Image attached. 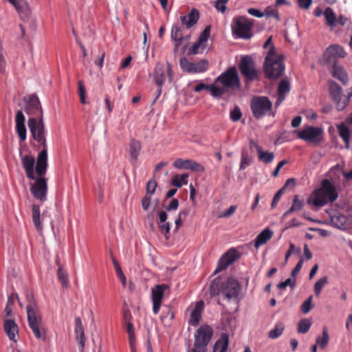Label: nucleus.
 Instances as JSON below:
<instances>
[{
    "mask_svg": "<svg viewBox=\"0 0 352 352\" xmlns=\"http://www.w3.org/2000/svg\"><path fill=\"white\" fill-rule=\"evenodd\" d=\"M214 86L219 90L217 98L225 95L231 96L241 87V81L235 67L228 69L214 80Z\"/></svg>",
    "mask_w": 352,
    "mask_h": 352,
    "instance_id": "nucleus-1",
    "label": "nucleus"
},
{
    "mask_svg": "<svg viewBox=\"0 0 352 352\" xmlns=\"http://www.w3.org/2000/svg\"><path fill=\"white\" fill-rule=\"evenodd\" d=\"M338 197V192L332 182L325 179L319 188L315 190L307 199V203L316 207H322L328 203H333Z\"/></svg>",
    "mask_w": 352,
    "mask_h": 352,
    "instance_id": "nucleus-2",
    "label": "nucleus"
},
{
    "mask_svg": "<svg viewBox=\"0 0 352 352\" xmlns=\"http://www.w3.org/2000/svg\"><path fill=\"white\" fill-rule=\"evenodd\" d=\"M285 72L283 56L277 53L275 47H272L267 52L263 64V72L268 79H277Z\"/></svg>",
    "mask_w": 352,
    "mask_h": 352,
    "instance_id": "nucleus-3",
    "label": "nucleus"
},
{
    "mask_svg": "<svg viewBox=\"0 0 352 352\" xmlns=\"http://www.w3.org/2000/svg\"><path fill=\"white\" fill-rule=\"evenodd\" d=\"M27 300L28 304L26 309L29 327L36 339L45 340L46 331L36 303L32 295H27Z\"/></svg>",
    "mask_w": 352,
    "mask_h": 352,
    "instance_id": "nucleus-4",
    "label": "nucleus"
},
{
    "mask_svg": "<svg viewBox=\"0 0 352 352\" xmlns=\"http://www.w3.org/2000/svg\"><path fill=\"white\" fill-rule=\"evenodd\" d=\"M240 289L241 286L239 282L232 278H229L225 283H221L219 277L215 278L212 280L210 286L211 296L222 295L228 300L236 298Z\"/></svg>",
    "mask_w": 352,
    "mask_h": 352,
    "instance_id": "nucleus-5",
    "label": "nucleus"
},
{
    "mask_svg": "<svg viewBox=\"0 0 352 352\" xmlns=\"http://www.w3.org/2000/svg\"><path fill=\"white\" fill-rule=\"evenodd\" d=\"M213 329L208 324L200 326L195 333V342L191 352H207V346L212 340Z\"/></svg>",
    "mask_w": 352,
    "mask_h": 352,
    "instance_id": "nucleus-6",
    "label": "nucleus"
},
{
    "mask_svg": "<svg viewBox=\"0 0 352 352\" xmlns=\"http://www.w3.org/2000/svg\"><path fill=\"white\" fill-rule=\"evenodd\" d=\"M28 125L32 138L41 145L42 149H47L43 118H39L38 120L34 117L30 118Z\"/></svg>",
    "mask_w": 352,
    "mask_h": 352,
    "instance_id": "nucleus-7",
    "label": "nucleus"
},
{
    "mask_svg": "<svg viewBox=\"0 0 352 352\" xmlns=\"http://www.w3.org/2000/svg\"><path fill=\"white\" fill-rule=\"evenodd\" d=\"M252 21L245 16H239L233 19L232 32L238 38L249 39L252 37Z\"/></svg>",
    "mask_w": 352,
    "mask_h": 352,
    "instance_id": "nucleus-8",
    "label": "nucleus"
},
{
    "mask_svg": "<svg viewBox=\"0 0 352 352\" xmlns=\"http://www.w3.org/2000/svg\"><path fill=\"white\" fill-rule=\"evenodd\" d=\"M250 107L254 117L258 120L272 110V103L266 96H254L251 99Z\"/></svg>",
    "mask_w": 352,
    "mask_h": 352,
    "instance_id": "nucleus-9",
    "label": "nucleus"
},
{
    "mask_svg": "<svg viewBox=\"0 0 352 352\" xmlns=\"http://www.w3.org/2000/svg\"><path fill=\"white\" fill-rule=\"evenodd\" d=\"M241 74L245 78V82L254 81L258 79V72L256 69L255 63L252 58L245 56L239 63Z\"/></svg>",
    "mask_w": 352,
    "mask_h": 352,
    "instance_id": "nucleus-10",
    "label": "nucleus"
},
{
    "mask_svg": "<svg viewBox=\"0 0 352 352\" xmlns=\"http://www.w3.org/2000/svg\"><path fill=\"white\" fill-rule=\"evenodd\" d=\"M153 80L157 86H163L166 76H168L169 82L173 81L174 73L172 70L171 65L167 63L164 65L161 63L156 64L153 71Z\"/></svg>",
    "mask_w": 352,
    "mask_h": 352,
    "instance_id": "nucleus-11",
    "label": "nucleus"
},
{
    "mask_svg": "<svg viewBox=\"0 0 352 352\" xmlns=\"http://www.w3.org/2000/svg\"><path fill=\"white\" fill-rule=\"evenodd\" d=\"M329 93L338 111H342L348 106L350 101L348 98V94L346 96L342 95V88L336 82H329Z\"/></svg>",
    "mask_w": 352,
    "mask_h": 352,
    "instance_id": "nucleus-12",
    "label": "nucleus"
},
{
    "mask_svg": "<svg viewBox=\"0 0 352 352\" xmlns=\"http://www.w3.org/2000/svg\"><path fill=\"white\" fill-rule=\"evenodd\" d=\"M208 61L202 59L197 63L190 62L186 58L179 60V65L184 72L189 74L203 73L208 68Z\"/></svg>",
    "mask_w": 352,
    "mask_h": 352,
    "instance_id": "nucleus-13",
    "label": "nucleus"
},
{
    "mask_svg": "<svg viewBox=\"0 0 352 352\" xmlns=\"http://www.w3.org/2000/svg\"><path fill=\"white\" fill-rule=\"evenodd\" d=\"M297 137L307 142L318 144L320 142L322 130L318 127L308 126L302 131H296Z\"/></svg>",
    "mask_w": 352,
    "mask_h": 352,
    "instance_id": "nucleus-14",
    "label": "nucleus"
},
{
    "mask_svg": "<svg viewBox=\"0 0 352 352\" xmlns=\"http://www.w3.org/2000/svg\"><path fill=\"white\" fill-rule=\"evenodd\" d=\"M168 289L169 286L166 284L156 285L152 288L153 312L155 315L158 314L165 292Z\"/></svg>",
    "mask_w": 352,
    "mask_h": 352,
    "instance_id": "nucleus-15",
    "label": "nucleus"
},
{
    "mask_svg": "<svg viewBox=\"0 0 352 352\" xmlns=\"http://www.w3.org/2000/svg\"><path fill=\"white\" fill-rule=\"evenodd\" d=\"M30 192L35 199L41 202L47 200V183L45 177H39L30 188Z\"/></svg>",
    "mask_w": 352,
    "mask_h": 352,
    "instance_id": "nucleus-16",
    "label": "nucleus"
},
{
    "mask_svg": "<svg viewBox=\"0 0 352 352\" xmlns=\"http://www.w3.org/2000/svg\"><path fill=\"white\" fill-rule=\"evenodd\" d=\"M345 56L344 48L340 45L333 44L327 48L323 58L327 63L333 65L337 64L338 58H344Z\"/></svg>",
    "mask_w": 352,
    "mask_h": 352,
    "instance_id": "nucleus-17",
    "label": "nucleus"
},
{
    "mask_svg": "<svg viewBox=\"0 0 352 352\" xmlns=\"http://www.w3.org/2000/svg\"><path fill=\"white\" fill-rule=\"evenodd\" d=\"M239 257L238 252L234 249H230L223 254L218 261L217 267L214 271V274L226 270Z\"/></svg>",
    "mask_w": 352,
    "mask_h": 352,
    "instance_id": "nucleus-18",
    "label": "nucleus"
},
{
    "mask_svg": "<svg viewBox=\"0 0 352 352\" xmlns=\"http://www.w3.org/2000/svg\"><path fill=\"white\" fill-rule=\"evenodd\" d=\"M173 166L178 169L191 170L199 173H203L205 170L204 166L201 164L192 160H183L182 158L177 159L173 163Z\"/></svg>",
    "mask_w": 352,
    "mask_h": 352,
    "instance_id": "nucleus-19",
    "label": "nucleus"
},
{
    "mask_svg": "<svg viewBox=\"0 0 352 352\" xmlns=\"http://www.w3.org/2000/svg\"><path fill=\"white\" fill-rule=\"evenodd\" d=\"M25 111L28 115L38 116V118H43V110L41 102L38 97L35 95H32L29 97Z\"/></svg>",
    "mask_w": 352,
    "mask_h": 352,
    "instance_id": "nucleus-20",
    "label": "nucleus"
},
{
    "mask_svg": "<svg viewBox=\"0 0 352 352\" xmlns=\"http://www.w3.org/2000/svg\"><path fill=\"white\" fill-rule=\"evenodd\" d=\"M185 29L186 28L179 23H175L172 27L170 37L171 39L175 41V52L178 50L179 46L186 38L184 35Z\"/></svg>",
    "mask_w": 352,
    "mask_h": 352,
    "instance_id": "nucleus-21",
    "label": "nucleus"
},
{
    "mask_svg": "<svg viewBox=\"0 0 352 352\" xmlns=\"http://www.w3.org/2000/svg\"><path fill=\"white\" fill-rule=\"evenodd\" d=\"M3 329L9 339L16 342L19 337V328L14 320L5 319L3 321Z\"/></svg>",
    "mask_w": 352,
    "mask_h": 352,
    "instance_id": "nucleus-22",
    "label": "nucleus"
},
{
    "mask_svg": "<svg viewBox=\"0 0 352 352\" xmlns=\"http://www.w3.org/2000/svg\"><path fill=\"white\" fill-rule=\"evenodd\" d=\"M25 118L22 111H18L15 116L16 131L20 139V142H24L26 139V128L25 126Z\"/></svg>",
    "mask_w": 352,
    "mask_h": 352,
    "instance_id": "nucleus-23",
    "label": "nucleus"
},
{
    "mask_svg": "<svg viewBox=\"0 0 352 352\" xmlns=\"http://www.w3.org/2000/svg\"><path fill=\"white\" fill-rule=\"evenodd\" d=\"M47 166V149H42L37 157L36 172L40 177L45 175Z\"/></svg>",
    "mask_w": 352,
    "mask_h": 352,
    "instance_id": "nucleus-24",
    "label": "nucleus"
},
{
    "mask_svg": "<svg viewBox=\"0 0 352 352\" xmlns=\"http://www.w3.org/2000/svg\"><path fill=\"white\" fill-rule=\"evenodd\" d=\"M199 19V13L197 9H192L188 15L180 16L181 24L186 29H190L195 25Z\"/></svg>",
    "mask_w": 352,
    "mask_h": 352,
    "instance_id": "nucleus-25",
    "label": "nucleus"
},
{
    "mask_svg": "<svg viewBox=\"0 0 352 352\" xmlns=\"http://www.w3.org/2000/svg\"><path fill=\"white\" fill-rule=\"evenodd\" d=\"M204 308V302L202 300L198 301L193 309L192 310L190 318L188 320V323L193 326L196 327L198 325L201 317V313Z\"/></svg>",
    "mask_w": 352,
    "mask_h": 352,
    "instance_id": "nucleus-26",
    "label": "nucleus"
},
{
    "mask_svg": "<svg viewBox=\"0 0 352 352\" xmlns=\"http://www.w3.org/2000/svg\"><path fill=\"white\" fill-rule=\"evenodd\" d=\"M141 149V142L137 140L132 139L129 143V154L130 162L133 166H136Z\"/></svg>",
    "mask_w": 352,
    "mask_h": 352,
    "instance_id": "nucleus-27",
    "label": "nucleus"
},
{
    "mask_svg": "<svg viewBox=\"0 0 352 352\" xmlns=\"http://www.w3.org/2000/svg\"><path fill=\"white\" fill-rule=\"evenodd\" d=\"M11 4H12L18 13L19 14L21 18L23 20H25L28 19L30 14V8L28 4L25 0H8Z\"/></svg>",
    "mask_w": 352,
    "mask_h": 352,
    "instance_id": "nucleus-28",
    "label": "nucleus"
},
{
    "mask_svg": "<svg viewBox=\"0 0 352 352\" xmlns=\"http://www.w3.org/2000/svg\"><path fill=\"white\" fill-rule=\"evenodd\" d=\"M75 333L77 340L81 348L83 349L85 344L84 327L80 318L78 317L75 318Z\"/></svg>",
    "mask_w": 352,
    "mask_h": 352,
    "instance_id": "nucleus-29",
    "label": "nucleus"
},
{
    "mask_svg": "<svg viewBox=\"0 0 352 352\" xmlns=\"http://www.w3.org/2000/svg\"><path fill=\"white\" fill-rule=\"evenodd\" d=\"M229 345V336L223 333L213 346V352H226Z\"/></svg>",
    "mask_w": 352,
    "mask_h": 352,
    "instance_id": "nucleus-30",
    "label": "nucleus"
},
{
    "mask_svg": "<svg viewBox=\"0 0 352 352\" xmlns=\"http://www.w3.org/2000/svg\"><path fill=\"white\" fill-rule=\"evenodd\" d=\"M273 232L270 228H265L257 235L254 240V247L258 248L265 244L273 236Z\"/></svg>",
    "mask_w": 352,
    "mask_h": 352,
    "instance_id": "nucleus-31",
    "label": "nucleus"
},
{
    "mask_svg": "<svg viewBox=\"0 0 352 352\" xmlns=\"http://www.w3.org/2000/svg\"><path fill=\"white\" fill-rule=\"evenodd\" d=\"M332 75L344 85H346L348 82L347 74L344 72L343 67L338 64L332 65Z\"/></svg>",
    "mask_w": 352,
    "mask_h": 352,
    "instance_id": "nucleus-32",
    "label": "nucleus"
},
{
    "mask_svg": "<svg viewBox=\"0 0 352 352\" xmlns=\"http://www.w3.org/2000/svg\"><path fill=\"white\" fill-rule=\"evenodd\" d=\"M256 150L259 161L265 164H270L274 160V155L272 152L264 151L260 146H256Z\"/></svg>",
    "mask_w": 352,
    "mask_h": 352,
    "instance_id": "nucleus-33",
    "label": "nucleus"
},
{
    "mask_svg": "<svg viewBox=\"0 0 352 352\" xmlns=\"http://www.w3.org/2000/svg\"><path fill=\"white\" fill-rule=\"evenodd\" d=\"M32 217L33 223L38 231H41L43 226L41 222L40 208L38 205L34 204L32 208Z\"/></svg>",
    "mask_w": 352,
    "mask_h": 352,
    "instance_id": "nucleus-34",
    "label": "nucleus"
},
{
    "mask_svg": "<svg viewBox=\"0 0 352 352\" xmlns=\"http://www.w3.org/2000/svg\"><path fill=\"white\" fill-rule=\"evenodd\" d=\"M338 130L340 137L345 143L346 147L349 148L351 136V131L349 128L344 123H341L338 126Z\"/></svg>",
    "mask_w": 352,
    "mask_h": 352,
    "instance_id": "nucleus-35",
    "label": "nucleus"
},
{
    "mask_svg": "<svg viewBox=\"0 0 352 352\" xmlns=\"http://www.w3.org/2000/svg\"><path fill=\"white\" fill-rule=\"evenodd\" d=\"M305 206V203L303 200H300L298 198V195H295L293 199L292 204L290 208L287 210L283 215V217L285 218L289 215L292 212L295 211H299L301 210L303 206Z\"/></svg>",
    "mask_w": 352,
    "mask_h": 352,
    "instance_id": "nucleus-36",
    "label": "nucleus"
},
{
    "mask_svg": "<svg viewBox=\"0 0 352 352\" xmlns=\"http://www.w3.org/2000/svg\"><path fill=\"white\" fill-rule=\"evenodd\" d=\"M202 90L209 91L213 97L217 98V93L219 90L214 86V83L212 85L199 83L194 87L195 92H199Z\"/></svg>",
    "mask_w": 352,
    "mask_h": 352,
    "instance_id": "nucleus-37",
    "label": "nucleus"
},
{
    "mask_svg": "<svg viewBox=\"0 0 352 352\" xmlns=\"http://www.w3.org/2000/svg\"><path fill=\"white\" fill-rule=\"evenodd\" d=\"M329 341V335L328 333V329L326 327H324L322 329V336H318L316 338V344H318L321 349H324L328 344Z\"/></svg>",
    "mask_w": 352,
    "mask_h": 352,
    "instance_id": "nucleus-38",
    "label": "nucleus"
},
{
    "mask_svg": "<svg viewBox=\"0 0 352 352\" xmlns=\"http://www.w3.org/2000/svg\"><path fill=\"white\" fill-rule=\"evenodd\" d=\"M284 329V324L281 322H277L275 324L274 328L270 331L268 337L271 339H276L282 335Z\"/></svg>",
    "mask_w": 352,
    "mask_h": 352,
    "instance_id": "nucleus-39",
    "label": "nucleus"
},
{
    "mask_svg": "<svg viewBox=\"0 0 352 352\" xmlns=\"http://www.w3.org/2000/svg\"><path fill=\"white\" fill-rule=\"evenodd\" d=\"M324 16L325 17L327 24L329 26L333 28L336 23V16L333 10L329 7L327 8L324 12Z\"/></svg>",
    "mask_w": 352,
    "mask_h": 352,
    "instance_id": "nucleus-40",
    "label": "nucleus"
},
{
    "mask_svg": "<svg viewBox=\"0 0 352 352\" xmlns=\"http://www.w3.org/2000/svg\"><path fill=\"white\" fill-rule=\"evenodd\" d=\"M111 259H112V262H113V266H114V268L116 270V272L117 273V276L118 277V278L120 280L122 285L124 287L126 286V276H124L118 262L116 260V258H114L113 255L112 253H111Z\"/></svg>",
    "mask_w": 352,
    "mask_h": 352,
    "instance_id": "nucleus-41",
    "label": "nucleus"
},
{
    "mask_svg": "<svg viewBox=\"0 0 352 352\" xmlns=\"http://www.w3.org/2000/svg\"><path fill=\"white\" fill-rule=\"evenodd\" d=\"M188 174L184 173L182 175H176L172 182L171 184L177 188H181L182 185H186L188 183Z\"/></svg>",
    "mask_w": 352,
    "mask_h": 352,
    "instance_id": "nucleus-42",
    "label": "nucleus"
},
{
    "mask_svg": "<svg viewBox=\"0 0 352 352\" xmlns=\"http://www.w3.org/2000/svg\"><path fill=\"white\" fill-rule=\"evenodd\" d=\"M346 220V217L342 214L333 216L331 218L333 225L339 229H344L345 228Z\"/></svg>",
    "mask_w": 352,
    "mask_h": 352,
    "instance_id": "nucleus-43",
    "label": "nucleus"
},
{
    "mask_svg": "<svg viewBox=\"0 0 352 352\" xmlns=\"http://www.w3.org/2000/svg\"><path fill=\"white\" fill-rule=\"evenodd\" d=\"M311 326V322L307 318H303L298 323L297 331L299 333H306Z\"/></svg>",
    "mask_w": 352,
    "mask_h": 352,
    "instance_id": "nucleus-44",
    "label": "nucleus"
},
{
    "mask_svg": "<svg viewBox=\"0 0 352 352\" xmlns=\"http://www.w3.org/2000/svg\"><path fill=\"white\" fill-rule=\"evenodd\" d=\"M290 91L289 82L286 80H282L278 87V95L285 97V94Z\"/></svg>",
    "mask_w": 352,
    "mask_h": 352,
    "instance_id": "nucleus-45",
    "label": "nucleus"
},
{
    "mask_svg": "<svg viewBox=\"0 0 352 352\" xmlns=\"http://www.w3.org/2000/svg\"><path fill=\"white\" fill-rule=\"evenodd\" d=\"M252 162V157L249 156L246 151H243L241 153V159L240 162V170H245L249 166Z\"/></svg>",
    "mask_w": 352,
    "mask_h": 352,
    "instance_id": "nucleus-46",
    "label": "nucleus"
},
{
    "mask_svg": "<svg viewBox=\"0 0 352 352\" xmlns=\"http://www.w3.org/2000/svg\"><path fill=\"white\" fill-rule=\"evenodd\" d=\"M22 164L25 170L34 168L35 160L31 155H24L21 159Z\"/></svg>",
    "mask_w": 352,
    "mask_h": 352,
    "instance_id": "nucleus-47",
    "label": "nucleus"
},
{
    "mask_svg": "<svg viewBox=\"0 0 352 352\" xmlns=\"http://www.w3.org/2000/svg\"><path fill=\"white\" fill-rule=\"evenodd\" d=\"M328 278L327 276H323L320 278L314 285V292L316 296H319L323 287L327 283Z\"/></svg>",
    "mask_w": 352,
    "mask_h": 352,
    "instance_id": "nucleus-48",
    "label": "nucleus"
},
{
    "mask_svg": "<svg viewBox=\"0 0 352 352\" xmlns=\"http://www.w3.org/2000/svg\"><path fill=\"white\" fill-rule=\"evenodd\" d=\"M158 228L161 234H164L166 239H169L170 236V224L169 222L165 223H157Z\"/></svg>",
    "mask_w": 352,
    "mask_h": 352,
    "instance_id": "nucleus-49",
    "label": "nucleus"
},
{
    "mask_svg": "<svg viewBox=\"0 0 352 352\" xmlns=\"http://www.w3.org/2000/svg\"><path fill=\"white\" fill-rule=\"evenodd\" d=\"M263 13L267 17H274L278 21L280 20L278 10L271 6H267Z\"/></svg>",
    "mask_w": 352,
    "mask_h": 352,
    "instance_id": "nucleus-50",
    "label": "nucleus"
},
{
    "mask_svg": "<svg viewBox=\"0 0 352 352\" xmlns=\"http://www.w3.org/2000/svg\"><path fill=\"white\" fill-rule=\"evenodd\" d=\"M78 94L80 96V100L82 104H86V99H85V94H86V90L84 85V83L82 81L79 80L78 82Z\"/></svg>",
    "mask_w": 352,
    "mask_h": 352,
    "instance_id": "nucleus-51",
    "label": "nucleus"
},
{
    "mask_svg": "<svg viewBox=\"0 0 352 352\" xmlns=\"http://www.w3.org/2000/svg\"><path fill=\"white\" fill-rule=\"evenodd\" d=\"M157 184L155 179H150L146 184V195H152L155 193Z\"/></svg>",
    "mask_w": 352,
    "mask_h": 352,
    "instance_id": "nucleus-52",
    "label": "nucleus"
},
{
    "mask_svg": "<svg viewBox=\"0 0 352 352\" xmlns=\"http://www.w3.org/2000/svg\"><path fill=\"white\" fill-rule=\"evenodd\" d=\"M57 275L59 280L63 287H67L68 285L67 274L63 270L61 267H59L57 271Z\"/></svg>",
    "mask_w": 352,
    "mask_h": 352,
    "instance_id": "nucleus-53",
    "label": "nucleus"
},
{
    "mask_svg": "<svg viewBox=\"0 0 352 352\" xmlns=\"http://www.w3.org/2000/svg\"><path fill=\"white\" fill-rule=\"evenodd\" d=\"M14 303V295H12L8 297V301H7V305L4 309V313H5L6 317L10 316L11 315L12 311V307L13 306Z\"/></svg>",
    "mask_w": 352,
    "mask_h": 352,
    "instance_id": "nucleus-54",
    "label": "nucleus"
},
{
    "mask_svg": "<svg viewBox=\"0 0 352 352\" xmlns=\"http://www.w3.org/2000/svg\"><path fill=\"white\" fill-rule=\"evenodd\" d=\"M210 34V27L207 26L201 33L198 41H199L202 44H205V43L208 41Z\"/></svg>",
    "mask_w": 352,
    "mask_h": 352,
    "instance_id": "nucleus-55",
    "label": "nucleus"
},
{
    "mask_svg": "<svg viewBox=\"0 0 352 352\" xmlns=\"http://www.w3.org/2000/svg\"><path fill=\"white\" fill-rule=\"evenodd\" d=\"M313 296H310L301 305V311L303 314H307L311 309V302Z\"/></svg>",
    "mask_w": 352,
    "mask_h": 352,
    "instance_id": "nucleus-56",
    "label": "nucleus"
},
{
    "mask_svg": "<svg viewBox=\"0 0 352 352\" xmlns=\"http://www.w3.org/2000/svg\"><path fill=\"white\" fill-rule=\"evenodd\" d=\"M241 116V110L238 107H235L234 109L230 111V119L234 122L239 120Z\"/></svg>",
    "mask_w": 352,
    "mask_h": 352,
    "instance_id": "nucleus-57",
    "label": "nucleus"
},
{
    "mask_svg": "<svg viewBox=\"0 0 352 352\" xmlns=\"http://www.w3.org/2000/svg\"><path fill=\"white\" fill-rule=\"evenodd\" d=\"M229 0H217L214 3L215 8L222 13H224L227 9L226 3Z\"/></svg>",
    "mask_w": 352,
    "mask_h": 352,
    "instance_id": "nucleus-58",
    "label": "nucleus"
},
{
    "mask_svg": "<svg viewBox=\"0 0 352 352\" xmlns=\"http://www.w3.org/2000/svg\"><path fill=\"white\" fill-rule=\"evenodd\" d=\"M205 47H206L205 44H202L199 41H197V43H195L192 45L190 53L192 54H197L201 53V52L200 51V48H201V50H203L205 49Z\"/></svg>",
    "mask_w": 352,
    "mask_h": 352,
    "instance_id": "nucleus-59",
    "label": "nucleus"
},
{
    "mask_svg": "<svg viewBox=\"0 0 352 352\" xmlns=\"http://www.w3.org/2000/svg\"><path fill=\"white\" fill-rule=\"evenodd\" d=\"M174 318H175V314H174L173 311L170 308H168L167 313L166 314L164 313L162 314V316H161V320H162V322H165L166 321V320L168 318L169 322H170L171 320H173L174 319Z\"/></svg>",
    "mask_w": 352,
    "mask_h": 352,
    "instance_id": "nucleus-60",
    "label": "nucleus"
},
{
    "mask_svg": "<svg viewBox=\"0 0 352 352\" xmlns=\"http://www.w3.org/2000/svg\"><path fill=\"white\" fill-rule=\"evenodd\" d=\"M151 196L146 195L142 199V206L144 210H147L150 206Z\"/></svg>",
    "mask_w": 352,
    "mask_h": 352,
    "instance_id": "nucleus-61",
    "label": "nucleus"
},
{
    "mask_svg": "<svg viewBox=\"0 0 352 352\" xmlns=\"http://www.w3.org/2000/svg\"><path fill=\"white\" fill-rule=\"evenodd\" d=\"M303 259L301 258L300 259V261L298 262V263L296 264V265L295 266V267L293 269V270L292 271V276L293 278H295L296 276V275L299 273V272L300 271L302 267V265H303Z\"/></svg>",
    "mask_w": 352,
    "mask_h": 352,
    "instance_id": "nucleus-62",
    "label": "nucleus"
},
{
    "mask_svg": "<svg viewBox=\"0 0 352 352\" xmlns=\"http://www.w3.org/2000/svg\"><path fill=\"white\" fill-rule=\"evenodd\" d=\"M179 207V201L177 199H173L170 204L166 207L167 211L175 210Z\"/></svg>",
    "mask_w": 352,
    "mask_h": 352,
    "instance_id": "nucleus-63",
    "label": "nucleus"
},
{
    "mask_svg": "<svg viewBox=\"0 0 352 352\" xmlns=\"http://www.w3.org/2000/svg\"><path fill=\"white\" fill-rule=\"evenodd\" d=\"M248 12L255 17L261 18L264 16V13L256 8H249Z\"/></svg>",
    "mask_w": 352,
    "mask_h": 352,
    "instance_id": "nucleus-64",
    "label": "nucleus"
}]
</instances>
